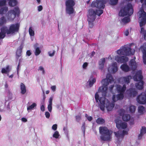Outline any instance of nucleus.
Masks as SVG:
<instances>
[{"label": "nucleus", "mask_w": 146, "mask_h": 146, "mask_svg": "<svg viewBox=\"0 0 146 146\" xmlns=\"http://www.w3.org/2000/svg\"><path fill=\"white\" fill-rule=\"evenodd\" d=\"M102 86L100 87L98 91L95 94V99L97 102H100L99 106L101 109L104 110L106 109L108 111H111L115 105L113 103H110L104 96L106 94L107 91V86L113 84L112 77L110 74H108L106 78L102 81Z\"/></svg>", "instance_id": "1"}, {"label": "nucleus", "mask_w": 146, "mask_h": 146, "mask_svg": "<svg viewBox=\"0 0 146 146\" xmlns=\"http://www.w3.org/2000/svg\"><path fill=\"white\" fill-rule=\"evenodd\" d=\"M106 3L105 0H94L92 2L88 15V20L90 28L93 26V23L96 19V15L99 16L103 13V11L100 9H104Z\"/></svg>", "instance_id": "2"}, {"label": "nucleus", "mask_w": 146, "mask_h": 146, "mask_svg": "<svg viewBox=\"0 0 146 146\" xmlns=\"http://www.w3.org/2000/svg\"><path fill=\"white\" fill-rule=\"evenodd\" d=\"M135 52L134 49H131L129 47H122L116 51L118 55L115 56V60L118 63H122L127 62L128 60V58L126 56L121 55L129 56L133 54Z\"/></svg>", "instance_id": "3"}, {"label": "nucleus", "mask_w": 146, "mask_h": 146, "mask_svg": "<svg viewBox=\"0 0 146 146\" xmlns=\"http://www.w3.org/2000/svg\"><path fill=\"white\" fill-rule=\"evenodd\" d=\"M139 20L140 29V32L143 35L145 39H146V31L145 30L144 26L146 23V13L143 9H141L138 12Z\"/></svg>", "instance_id": "4"}, {"label": "nucleus", "mask_w": 146, "mask_h": 146, "mask_svg": "<svg viewBox=\"0 0 146 146\" xmlns=\"http://www.w3.org/2000/svg\"><path fill=\"white\" fill-rule=\"evenodd\" d=\"M115 88L116 89L115 94L113 95L112 97V100L114 102L123 99L124 97L123 92L126 89L124 84L121 85L120 84H118Z\"/></svg>", "instance_id": "5"}, {"label": "nucleus", "mask_w": 146, "mask_h": 146, "mask_svg": "<svg viewBox=\"0 0 146 146\" xmlns=\"http://www.w3.org/2000/svg\"><path fill=\"white\" fill-rule=\"evenodd\" d=\"M99 132L103 135L101 137V139L104 141L110 140L111 138L113 131L106 127H100L99 128Z\"/></svg>", "instance_id": "6"}, {"label": "nucleus", "mask_w": 146, "mask_h": 146, "mask_svg": "<svg viewBox=\"0 0 146 146\" xmlns=\"http://www.w3.org/2000/svg\"><path fill=\"white\" fill-rule=\"evenodd\" d=\"M133 10L132 5L128 4L122 8L119 13V15L121 17L130 16L132 14Z\"/></svg>", "instance_id": "7"}, {"label": "nucleus", "mask_w": 146, "mask_h": 146, "mask_svg": "<svg viewBox=\"0 0 146 146\" xmlns=\"http://www.w3.org/2000/svg\"><path fill=\"white\" fill-rule=\"evenodd\" d=\"M66 12L69 14L73 13L74 12L73 6L74 3L72 0H68L66 2Z\"/></svg>", "instance_id": "8"}, {"label": "nucleus", "mask_w": 146, "mask_h": 146, "mask_svg": "<svg viewBox=\"0 0 146 146\" xmlns=\"http://www.w3.org/2000/svg\"><path fill=\"white\" fill-rule=\"evenodd\" d=\"M20 27L19 23L11 25L8 30H7L6 33L7 34H13L16 32H18Z\"/></svg>", "instance_id": "9"}, {"label": "nucleus", "mask_w": 146, "mask_h": 146, "mask_svg": "<svg viewBox=\"0 0 146 146\" xmlns=\"http://www.w3.org/2000/svg\"><path fill=\"white\" fill-rule=\"evenodd\" d=\"M20 11L18 8L16 7L14 10H11L8 13V18L10 20H13L15 17L16 15H18Z\"/></svg>", "instance_id": "10"}, {"label": "nucleus", "mask_w": 146, "mask_h": 146, "mask_svg": "<svg viewBox=\"0 0 146 146\" xmlns=\"http://www.w3.org/2000/svg\"><path fill=\"white\" fill-rule=\"evenodd\" d=\"M115 122L116 124V127L118 129H125L127 127V123H126L123 122L118 118L115 119Z\"/></svg>", "instance_id": "11"}, {"label": "nucleus", "mask_w": 146, "mask_h": 146, "mask_svg": "<svg viewBox=\"0 0 146 146\" xmlns=\"http://www.w3.org/2000/svg\"><path fill=\"white\" fill-rule=\"evenodd\" d=\"M137 102L140 104H144L146 103V94L143 92L139 95L137 98Z\"/></svg>", "instance_id": "12"}, {"label": "nucleus", "mask_w": 146, "mask_h": 146, "mask_svg": "<svg viewBox=\"0 0 146 146\" xmlns=\"http://www.w3.org/2000/svg\"><path fill=\"white\" fill-rule=\"evenodd\" d=\"M108 71L111 73L116 72L117 70L116 63L115 62L110 65L108 68Z\"/></svg>", "instance_id": "13"}, {"label": "nucleus", "mask_w": 146, "mask_h": 146, "mask_svg": "<svg viewBox=\"0 0 146 146\" xmlns=\"http://www.w3.org/2000/svg\"><path fill=\"white\" fill-rule=\"evenodd\" d=\"M145 49H146V43L144 44L140 48V50L142 51L143 54V62L145 64H146V51L145 50Z\"/></svg>", "instance_id": "14"}, {"label": "nucleus", "mask_w": 146, "mask_h": 146, "mask_svg": "<svg viewBox=\"0 0 146 146\" xmlns=\"http://www.w3.org/2000/svg\"><path fill=\"white\" fill-rule=\"evenodd\" d=\"M122 111L121 115L122 116V119L125 121H128L131 116L129 114L125 113V111L124 110H122Z\"/></svg>", "instance_id": "15"}, {"label": "nucleus", "mask_w": 146, "mask_h": 146, "mask_svg": "<svg viewBox=\"0 0 146 146\" xmlns=\"http://www.w3.org/2000/svg\"><path fill=\"white\" fill-rule=\"evenodd\" d=\"M146 111L145 108L142 106H140L138 108V115H142L145 113Z\"/></svg>", "instance_id": "16"}, {"label": "nucleus", "mask_w": 146, "mask_h": 146, "mask_svg": "<svg viewBox=\"0 0 146 146\" xmlns=\"http://www.w3.org/2000/svg\"><path fill=\"white\" fill-rule=\"evenodd\" d=\"M0 39H3L5 36V33H6V27L0 28Z\"/></svg>", "instance_id": "17"}, {"label": "nucleus", "mask_w": 146, "mask_h": 146, "mask_svg": "<svg viewBox=\"0 0 146 146\" xmlns=\"http://www.w3.org/2000/svg\"><path fill=\"white\" fill-rule=\"evenodd\" d=\"M142 78L141 75V71L139 70L137 72V74L134 76V79L135 81H139L141 80Z\"/></svg>", "instance_id": "18"}, {"label": "nucleus", "mask_w": 146, "mask_h": 146, "mask_svg": "<svg viewBox=\"0 0 146 146\" xmlns=\"http://www.w3.org/2000/svg\"><path fill=\"white\" fill-rule=\"evenodd\" d=\"M146 133V127L142 126L140 130V133L139 135V137L141 138Z\"/></svg>", "instance_id": "19"}, {"label": "nucleus", "mask_w": 146, "mask_h": 146, "mask_svg": "<svg viewBox=\"0 0 146 146\" xmlns=\"http://www.w3.org/2000/svg\"><path fill=\"white\" fill-rule=\"evenodd\" d=\"M53 99V97H50L49 99V104L48 105L47 108L48 111L50 112H51L52 109V101Z\"/></svg>", "instance_id": "20"}, {"label": "nucleus", "mask_w": 146, "mask_h": 146, "mask_svg": "<svg viewBox=\"0 0 146 146\" xmlns=\"http://www.w3.org/2000/svg\"><path fill=\"white\" fill-rule=\"evenodd\" d=\"M11 69L9 65L7 66L5 68H3L1 70V72L2 73H7V76H9L8 73L10 71Z\"/></svg>", "instance_id": "21"}, {"label": "nucleus", "mask_w": 146, "mask_h": 146, "mask_svg": "<svg viewBox=\"0 0 146 146\" xmlns=\"http://www.w3.org/2000/svg\"><path fill=\"white\" fill-rule=\"evenodd\" d=\"M106 61V59L102 58L100 61L99 63V67L100 69L102 70L104 67V63Z\"/></svg>", "instance_id": "22"}, {"label": "nucleus", "mask_w": 146, "mask_h": 146, "mask_svg": "<svg viewBox=\"0 0 146 146\" xmlns=\"http://www.w3.org/2000/svg\"><path fill=\"white\" fill-rule=\"evenodd\" d=\"M38 44L37 43H36L34 45V46L35 47V54L36 56L39 55L41 52V50L39 47H36L38 46Z\"/></svg>", "instance_id": "23"}, {"label": "nucleus", "mask_w": 146, "mask_h": 146, "mask_svg": "<svg viewBox=\"0 0 146 146\" xmlns=\"http://www.w3.org/2000/svg\"><path fill=\"white\" fill-rule=\"evenodd\" d=\"M21 93L22 94H24L26 92V90L25 85L23 83L20 84Z\"/></svg>", "instance_id": "24"}, {"label": "nucleus", "mask_w": 146, "mask_h": 146, "mask_svg": "<svg viewBox=\"0 0 146 146\" xmlns=\"http://www.w3.org/2000/svg\"><path fill=\"white\" fill-rule=\"evenodd\" d=\"M121 68L122 70L125 72H127L129 71L130 68L128 66L125 64H123L121 66Z\"/></svg>", "instance_id": "25"}, {"label": "nucleus", "mask_w": 146, "mask_h": 146, "mask_svg": "<svg viewBox=\"0 0 146 146\" xmlns=\"http://www.w3.org/2000/svg\"><path fill=\"white\" fill-rule=\"evenodd\" d=\"M52 137L56 139H59L60 137L59 132L58 131H55L52 134Z\"/></svg>", "instance_id": "26"}, {"label": "nucleus", "mask_w": 146, "mask_h": 146, "mask_svg": "<svg viewBox=\"0 0 146 146\" xmlns=\"http://www.w3.org/2000/svg\"><path fill=\"white\" fill-rule=\"evenodd\" d=\"M96 81V79L95 78H91L88 80L87 83L89 85L90 87H91Z\"/></svg>", "instance_id": "27"}, {"label": "nucleus", "mask_w": 146, "mask_h": 146, "mask_svg": "<svg viewBox=\"0 0 146 146\" xmlns=\"http://www.w3.org/2000/svg\"><path fill=\"white\" fill-rule=\"evenodd\" d=\"M7 7H1V8L0 9V14H5L7 12Z\"/></svg>", "instance_id": "28"}, {"label": "nucleus", "mask_w": 146, "mask_h": 146, "mask_svg": "<svg viewBox=\"0 0 146 146\" xmlns=\"http://www.w3.org/2000/svg\"><path fill=\"white\" fill-rule=\"evenodd\" d=\"M136 88L138 89L141 90L143 89V82L142 81H140L139 83V84H136Z\"/></svg>", "instance_id": "29"}, {"label": "nucleus", "mask_w": 146, "mask_h": 146, "mask_svg": "<svg viewBox=\"0 0 146 146\" xmlns=\"http://www.w3.org/2000/svg\"><path fill=\"white\" fill-rule=\"evenodd\" d=\"M17 3L16 0H10L9 2V5L11 6H14Z\"/></svg>", "instance_id": "30"}, {"label": "nucleus", "mask_w": 146, "mask_h": 146, "mask_svg": "<svg viewBox=\"0 0 146 146\" xmlns=\"http://www.w3.org/2000/svg\"><path fill=\"white\" fill-rule=\"evenodd\" d=\"M131 77L130 76H128L127 77H124L121 79V80L123 81L125 83H128L129 82V80Z\"/></svg>", "instance_id": "31"}, {"label": "nucleus", "mask_w": 146, "mask_h": 146, "mask_svg": "<svg viewBox=\"0 0 146 146\" xmlns=\"http://www.w3.org/2000/svg\"><path fill=\"white\" fill-rule=\"evenodd\" d=\"M36 105L37 104L36 103H33L31 105L27 108V111L29 112V110L33 109L34 108L36 107Z\"/></svg>", "instance_id": "32"}, {"label": "nucleus", "mask_w": 146, "mask_h": 146, "mask_svg": "<svg viewBox=\"0 0 146 146\" xmlns=\"http://www.w3.org/2000/svg\"><path fill=\"white\" fill-rule=\"evenodd\" d=\"M127 93L130 94L131 96H134L136 94V92L133 89H131L127 91Z\"/></svg>", "instance_id": "33"}, {"label": "nucleus", "mask_w": 146, "mask_h": 146, "mask_svg": "<svg viewBox=\"0 0 146 146\" xmlns=\"http://www.w3.org/2000/svg\"><path fill=\"white\" fill-rule=\"evenodd\" d=\"M136 107L135 106L133 105H131L129 107V110L130 112L133 113L135 112L136 110Z\"/></svg>", "instance_id": "34"}, {"label": "nucleus", "mask_w": 146, "mask_h": 146, "mask_svg": "<svg viewBox=\"0 0 146 146\" xmlns=\"http://www.w3.org/2000/svg\"><path fill=\"white\" fill-rule=\"evenodd\" d=\"M114 133L115 135L117 138L120 137L123 138V135L122 134H121L120 131H118L117 132H114Z\"/></svg>", "instance_id": "35"}, {"label": "nucleus", "mask_w": 146, "mask_h": 146, "mask_svg": "<svg viewBox=\"0 0 146 146\" xmlns=\"http://www.w3.org/2000/svg\"><path fill=\"white\" fill-rule=\"evenodd\" d=\"M6 22V20L4 17H2L0 19V28L1 25Z\"/></svg>", "instance_id": "36"}, {"label": "nucleus", "mask_w": 146, "mask_h": 146, "mask_svg": "<svg viewBox=\"0 0 146 146\" xmlns=\"http://www.w3.org/2000/svg\"><path fill=\"white\" fill-rule=\"evenodd\" d=\"M131 65L132 66V69L133 70H134L136 67V64L135 62L134 61V60H132L131 61Z\"/></svg>", "instance_id": "37"}, {"label": "nucleus", "mask_w": 146, "mask_h": 146, "mask_svg": "<svg viewBox=\"0 0 146 146\" xmlns=\"http://www.w3.org/2000/svg\"><path fill=\"white\" fill-rule=\"evenodd\" d=\"M96 122L99 124H102L105 122L104 120L101 118H98L96 121Z\"/></svg>", "instance_id": "38"}, {"label": "nucleus", "mask_w": 146, "mask_h": 146, "mask_svg": "<svg viewBox=\"0 0 146 146\" xmlns=\"http://www.w3.org/2000/svg\"><path fill=\"white\" fill-rule=\"evenodd\" d=\"M29 33L30 36H33L35 35V32L31 27L29 29Z\"/></svg>", "instance_id": "39"}, {"label": "nucleus", "mask_w": 146, "mask_h": 146, "mask_svg": "<svg viewBox=\"0 0 146 146\" xmlns=\"http://www.w3.org/2000/svg\"><path fill=\"white\" fill-rule=\"evenodd\" d=\"M6 1L5 0H2L0 1V7H6Z\"/></svg>", "instance_id": "40"}, {"label": "nucleus", "mask_w": 146, "mask_h": 146, "mask_svg": "<svg viewBox=\"0 0 146 146\" xmlns=\"http://www.w3.org/2000/svg\"><path fill=\"white\" fill-rule=\"evenodd\" d=\"M130 21L129 17H125L122 20V21L124 23H127L129 22Z\"/></svg>", "instance_id": "41"}, {"label": "nucleus", "mask_w": 146, "mask_h": 146, "mask_svg": "<svg viewBox=\"0 0 146 146\" xmlns=\"http://www.w3.org/2000/svg\"><path fill=\"white\" fill-rule=\"evenodd\" d=\"M118 0H110V4L111 5H115L116 4Z\"/></svg>", "instance_id": "42"}, {"label": "nucleus", "mask_w": 146, "mask_h": 146, "mask_svg": "<svg viewBox=\"0 0 146 146\" xmlns=\"http://www.w3.org/2000/svg\"><path fill=\"white\" fill-rule=\"evenodd\" d=\"M128 121H129L131 124H133L134 123V119L133 117H130V119Z\"/></svg>", "instance_id": "43"}, {"label": "nucleus", "mask_w": 146, "mask_h": 146, "mask_svg": "<svg viewBox=\"0 0 146 146\" xmlns=\"http://www.w3.org/2000/svg\"><path fill=\"white\" fill-rule=\"evenodd\" d=\"M55 53V51L54 50H52L48 52V54L49 56H52L54 55Z\"/></svg>", "instance_id": "44"}, {"label": "nucleus", "mask_w": 146, "mask_h": 146, "mask_svg": "<svg viewBox=\"0 0 146 146\" xmlns=\"http://www.w3.org/2000/svg\"><path fill=\"white\" fill-rule=\"evenodd\" d=\"M57 128V125L54 124L52 125V129L54 131H56Z\"/></svg>", "instance_id": "45"}, {"label": "nucleus", "mask_w": 146, "mask_h": 146, "mask_svg": "<svg viewBox=\"0 0 146 146\" xmlns=\"http://www.w3.org/2000/svg\"><path fill=\"white\" fill-rule=\"evenodd\" d=\"M38 70L41 72L42 74H44L45 73V71L43 67L42 66H40L39 67Z\"/></svg>", "instance_id": "46"}, {"label": "nucleus", "mask_w": 146, "mask_h": 146, "mask_svg": "<svg viewBox=\"0 0 146 146\" xmlns=\"http://www.w3.org/2000/svg\"><path fill=\"white\" fill-rule=\"evenodd\" d=\"M56 86L55 85L52 86L50 87V89L53 92H54L56 90Z\"/></svg>", "instance_id": "47"}, {"label": "nucleus", "mask_w": 146, "mask_h": 146, "mask_svg": "<svg viewBox=\"0 0 146 146\" xmlns=\"http://www.w3.org/2000/svg\"><path fill=\"white\" fill-rule=\"evenodd\" d=\"M45 115L46 117L47 118H49L50 117V113L48 111H46L45 113Z\"/></svg>", "instance_id": "48"}, {"label": "nucleus", "mask_w": 146, "mask_h": 146, "mask_svg": "<svg viewBox=\"0 0 146 146\" xmlns=\"http://www.w3.org/2000/svg\"><path fill=\"white\" fill-rule=\"evenodd\" d=\"M86 117L87 119L89 121H91L92 119V117L90 116H88V115L87 114L86 115Z\"/></svg>", "instance_id": "49"}, {"label": "nucleus", "mask_w": 146, "mask_h": 146, "mask_svg": "<svg viewBox=\"0 0 146 146\" xmlns=\"http://www.w3.org/2000/svg\"><path fill=\"white\" fill-rule=\"evenodd\" d=\"M129 34V31L128 30H126L124 32V34L126 36H127Z\"/></svg>", "instance_id": "50"}, {"label": "nucleus", "mask_w": 146, "mask_h": 146, "mask_svg": "<svg viewBox=\"0 0 146 146\" xmlns=\"http://www.w3.org/2000/svg\"><path fill=\"white\" fill-rule=\"evenodd\" d=\"M40 110L42 111H44L45 110V108L43 105H42L40 107Z\"/></svg>", "instance_id": "51"}, {"label": "nucleus", "mask_w": 146, "mask_h": 146, "mask_svg": "<svg viewBox=\"0 0 146 146\" xmlns=\"http://www.w3.org/2000/svg\"><path fill=\"white\" fill-rule=\"evenodd\" d=\"M88 66V63L87 62H85L83 64L82 67L83 68H86Z\"/></svg>", "instance_id": "52"}, {"label": "nucleus", "mask_w": 146, "mask_h": 146, "mask_svg": "<svg viewBox=\"0 0 146 146\" xmlns=\"http://www.w3.org/2000/svg\"><path fill=\"white\" fill-rule=\"evenodd\" d=\"M128 130H123L122 132V134L123 135H127V134L128 133Z\"/></svg>", "instance_id": "53"}, {"label": "nucleus", "mask_w": 146, "mask_h": 146, "mask_svg": "<svg viewBox=\"0 0 146 146\" xmlns=\"http://www.w3.org/2000/svg\"><path fill=\"white\" fill-rule=\"evenodd\" d=\"M38 10L39 11H41L42 9V7L41 5H39L38 7Z\"/></svg>", "instance_id": "54"}, {"label": "nucleus", "mask_w": 146, "mask_h": 146, "mask_svg": "<svg viewBox=\"0 0 146 146\" xmlns=\"http://www.w3.org/2000/svg\"><path fill=\"white\" fill-rule=\"evenodd\" d=\"M105 58L106 59V61L108 60L110 61L112 60V57L111 56H109L108 58Z\"/></svg>", "instance_id": "55"}, {"label": "nucleus", "mask_w": 146, "mask_h": 146, "mask_svg": "<svg viewBox=\"0 0 146 146\" xmlns=\"http://www.w3.org/2000/svg\"><path fill=\"white\" fill-rule=\"evenodd\" d=\"M26 54L27 56H30L31 54V53L30 50H28Z\"/></svg>", "instance_id": "56"}, {"label": "nucleus", "mask_w": 146, "mask_h": 146, "mask_svg": "<svg viewBox=\"0 0 146 146\" xmlns=\"http://www.w3.org/2000/svg\"><path fill=\"white\" fill-rule=\"evenodd\" d=\"M21 120L23 122H26L27 121V119L24 117H23L21 118Z\"/></svg>", "instance_id": "57"}, {"label": "nucleus", "mask_w": 146, "mask_h": 146, "mask_svg": "<svg viewBox=\"0 0 146 146\" xmlns=\"http://www.w3.org/2000/svg\"><path fill=\"white\" fill-rule=\"evenodd\" d=\"M82 131H83L84 134V132H85V126L84 125H82Z\"/></svg>", "instance_id": "58"}, {"label": "nucleus", "mask_w": 146, "mask_h": 146, "mask_svg": "<svg viewBox=\"0 0 146 146\" xmlns=\"http://www.w3.org/2000/svg\"><path fill=\"white\" fill-rule=\"evenodd\" d=\"M45 92L46 94H48L49 93L50 91L49 90H47Z\"/></svg>", "instance_id": "59"}, {"label": "nucleus", "mask_w": 146, "mask_h": 146, "mask_svg": "<svg viewBox=\"0 0 146 146\" xmlns=\"http://www.w3.org/2000/svg\"><path fill=\"white\" fill-rule=\"evenodd\" d=\"M13 74H11L10 76H9V78H12L13 77Z\"/></svg>", "instance_id": "60"}, {"label": "nucleus", "mask_w": 146, "mask_h": 146, "mask_svg": "<svg viewBox=\"0 0 146 146\" xmlns=\"http://www.w3.org/2000/svg\"><path fill=\"white\" fill-rule=\"evenodd\" d=\"M110 86H111V87H110L109 88H110V90H111V88H113V86H112V85H110Z\"/></svg>", "instance_id": "61"}, {"label": "nucleus", "mask_w": 146, "mask_h": 146, "mask_svg": "<svg viewBox=\"0 0 146 146\" xmlns=\"http://www.w3.org/2000/svg\"><path fill=\"white\" fill-rule=\"evenodd\" d=\"M40 0H37V2L38 3H39L40 2Z\"/></svg>", "instance_id": "62"}, {"label": "nucleus", "mask_w": 146, "mask_h": 146, "mask_svg": "<svg viewBox=\"0 0 146 146\" xmlns=\"http://www.w3.org/2000/svg\"><path fill=\"white\" fill-rule=\"evenodd\" d=\"M63 130L64 131H66V128L65 127L64 128Z\"/></svg>", "instance_id": "63"}, {"label": "nucleus", "mask_w": 146, "mask_h": 146, "mask_svg": "<svg viewBox=\"0 0 146 146\" xmlns=\"http://www.w3.org/2000/svg\"><path fill=\"white\" fill-rule=\"evenodd\" d=\"M31 39L32 40H33V39H34V38L33 37H31Z\"/></svg>", "instance_id": "64"}]
</instances>
